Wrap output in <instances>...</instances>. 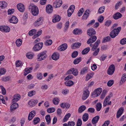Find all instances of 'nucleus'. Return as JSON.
<instances>
[{"label": "nucleus", "instance_id": "f257e3e1", "mask_svg": "<svg viewBox=\"0 0 126 126\" xmlns=\"http://www.w3.org/2000/svg\"><path fill=\"white\" fill-rule=\"evenodd\" d=\"M28 9L33 16H35L38 15L39 13L38 8L35 5L31 4L29 6Z\"/></svg>", "mask_w": 126, "mask_h": 126}, {"label": "nucleus", "instance_id": "f03ea898", "mask_svg": "<svg viewBox=\"0 0 126 126\" xmlns=\"http://www.w3.org/2000/svg\"><path fill=\"white\" fill-rule=\"evenodd\" d=\"M121 29V27H117L116 30H113L110 34V35L112 38H113L117 36L120 31Z\"/></svg>", "mask_w": 126, "mask_h": 126}, {"label": "nucleus", "instance_id": "7ed1b4c3", "mask_svg": "<svg viewBox=\"0 0 126 126\" xmlns=\"http://www.w3.org/2000/svg\"><path fill=\"white\" fill-rule=\"evenodd\" d=\"M46 52V51H44L39 53L37 55V61H41L45 59L47 57Z\"/></svg>", "mask_w": 126, "mask_h": 126}, {"label": "nucleus", "instance_id": "20e7f679", "mask_svg": "<svg viewBox=\"0 0 126 126\" xmlns=\"http://www.w3.org/2000/svg\"><path fill=\"white\" fill-rule=\"evenodd\" d=\"M43 46V43L41 42L38 43L33 47L32 48L33 50L34 51H38L41 49Z\"/></svg>", "mask_w": 126, "mask_h": 126}, {"label": "nucleus", "instance_id": "39448f33", "mask_svg": "<svg viewBox=\"0 0 126 126\" xmlns=\"http://www.w3.org/2000/svg\"><path fill=\"white\" fill-rule=\"evenodd\" d=\"M115 69V66L112 64L110 65L108 68L107 73L109 75H112L114 73Z\"/></svg>", "mask_w": 126, "mask_h": 126}, {"label": "nucleus", "instance_id": "423d86ee", "mask_svg": "<svg viewBox=\"0 0 126 126\" xmlns=\"http://www.w3.org/2000/svg\"><path fill=\"white\" fill-rule=\"evenodd\" d=\"M102 91L101 88H98L95 90L93 93L92 96L94 97L99 96Z\"/></svg>", "mask_w": 126, "mask_h": 126}, {"label": "nucleus", "instance_id": "0eeeda50", "mask_svg": "<svg viewBox=\"0 0 126 126\" xmlns=\"http://www.w3.org/2000/svg\"><path fill=\"white\" fill-rule=\"evenodd\" d=\"M113 94L112 93H110L109 95L107 96L105 99L104 102L103 106L106 107L107 105V103L110 100V98L112 97Z\"/></svg>", "mask_w": 126, "mask_h": 126}, {"label": "nucleus", "instance_id": "6e6552de", "mask_svg": "<svg viewBox=\"0 0 126 126\" xmlns=\"http://www.w3.org/2000/svg\"><path fill=\"white\" fill-rule=\"evenodd\" d=\"M62 4V0H56L53 3V6L55 8L60 7Z\"/></svg>", "mask_w": 126, "mask_h": 126}, {"label": "nucleus", "instance_id": "1a4fd4ad", "mask_svg": "<svg viewBox=\"0 0 126 126\" xmlns=\"http://www.w3.org/2000/svg\"><path fill=\"white\" fill-rule=\"evenodd\" d=\"M90 37L88 40L87 41V43L90 44V43H94L96 40L97 37L96 36H90Z\"/></svg>", "mask_w": 126, "mask_h": 126}, {"label": "nucleus", "instance_id": "9d476101", "mask_svg": "<svg viewBox=\"0 0 126 126\" xmlns=\"http://www.w3.org/2000/svg\"><path fill=\"white\" fill-rule=\"evenodd\" d=\"M87 34L90 36H92L95 34L96 32L92 28H90L87 31Z\"/></svg>", "mask_w": 126, "mask_h": 126}, {"label": "nucleus", "instance_id": "9b49d317", "mask_svg": "<svg viewBox=\"0 0 126 126\" xmlns=\"http://www.w3.org/2000/svg\"><path fill=\"white\" fill-rule=\"evenodd\" d=\"M46 10L48 14H51L52 13L53 9L51 5L50 4L47 5L46 7Z\"/></svg>", "mask_w": 126, "mask_h": 126}, {"label": "nucleus", "instance_id": "f8f14e48", "mask_svg": "<svg viewBox=\"0 0 126 126\" xmlns=\"http://www.w3.org/2000/svg\"><path fill=\"white\" fill-rule=\"evenodd\" d=\"M89 94V92L88 90L84 91L82 97V99L83 100H85L88 97Z\"/></svg>", "mask_w": 126, "mask_h": 126}, {"label": "nucleus", "instance_id": "ddd939ff", "mask_svg": "<svg viewBox=\"0 0 126 126\" xmlns=\"http://www.w3.org/2000/svg\"><path fill=\"white\" fill-rule=\"evenodd\" d=\"M0 30L6 32H9L10 31V28L8 26H3L0 27Z\"/></svg>", "mask_w": 126, "mask_h": 126}, {"label": "nucleus", "instance_id": "4468645a", "mask_svg": "<svg viewBox=\"0 0 126 126\" xmlns=\"http://www.w3.org/2000/svg\"><path fill=\"white\" fill-rule=\"evenodd\" d=\"M17 7L18 10L21 12H23L24 11V6L22 3H19L17 5Z\"/></svg>", "mask_w": 126, "mask_h": 126}, {"label": "nucleus", "instance_id": "2eb2a0df", "mask_svg": "<svg viewBox=\"0 0 126 126\" xmlns=\"http://www.w3.org/2000/svg\"><path fill=\"white\" fill-rule=\"evenodd\" d=\"M90 11L88 9H87L85 12V13L82 16V19H87L89 15Z\"/></svg>", "mask_w": 126, "mask_h": 126}, {"label": "nucleus", "instance_id": "dca6fc26", "mask_svg": "<svg viewBox=\"0 0 126 126\" xmlns=\"http://www.w3.org/2000/svg\"><path fill=\"white\" fill-rule=\"evenodd\" d=\"M67 45L66 44H63L58 47V49L60 51H63L65 50L67 48Z\"/></svg>", "mask_w": 126, "mask_h": 126}, {"label": "nucleus", "instance_id": "f3484780", "mask_svg": "<svg viewBox=\"0 0 126 126\" xmlns=\"http://www.w3.org/2000/svg\"><path fill=\"white\" fill-rule=\"evenodd\" d=\"M36 114V112L35 111L33 110L30 113L28 116V119L31 120L34 117Z\"/></svg>", "mask_w": 126, "mask_h": 126}, {"label": "nucleus", "instance_id": "a211bd4d", "mask_svg": "<svg viewBox=\"0 0 126 126\" xmlns=\"http://www.w3.org/2000/svg\"><path fill=\"white\" fill-rule=\"evenodd\" d=\"M9 21L11 23L16 24L18 22V20L16 16H13L11 17V18L9 20Z\"/></svg>", "mask_w": 126, "mask_h": 126}, {"label": "nucleus", "instance_id": "6ab92c4d", "mask_svg": "<svg viewBox=\"0 0 126 126\" xmlns=\"http://www.w3.org/2000/svg\"><path fill=\"white\" fill-rule=\"evenodd\" d=\"M81 45V43L79 42H76L73 43L71 46V48L72 49H75L77 48H79Z\"/></svg>", "mask_w": 126, "mask_h": 126}, {"label": "nucleus", "instance_id": "aec40b11", "mask_svg": "<svg viewBox=\"0 0 126 126\" xmlns=\"http://www.w3.org/2000/svg\"><path fill=\"white\" fill-rule=\"evenodd\" d=\"M18 104L17 103H14L13 104L10 106V110L11 112L15 110L18 107Z\"/></svg>", "mask_w": 126, "mask_h": 126}, {"label": "nucleus", "instance_id": "412c9836", "mask_svg": "<svg viewBox=\"0 0 126 126\" xmlns=\"http://www.w3.org/2000/svg\"><path fill=\"white\" fill-rule=\"evenodd\" d=\"M41 17H40L35 22L34 25L36 27H38L42 24V21Z\"/></svg>", "mask_w": 126, "mask_h": 126}, {"label": "nucleus", "instance_id": "4be33fe9", "mask_svg": "<svg viewBox=\"0 0 126 126\" xmlns=\"http://www.w3.org/2000/svg\"><path fill=\"white\" fill-rule=\"evenodd\" d=\"M100 42V40L99 39H98L93 45V47L91 48V50L94 51L95 49L98 47V44Z\"/></svg>", "mask_w": 126, "mask_h": 126}, {"label": "nucleus", "instance_id": "5701e85b", "mask_svg": "<svg viewBox=\"0 0 126 126\" xmlns=\"http://www.w3.org/2000/svg\"><path fill=\"white\" fill-rule=\"evenodd\" d=\"M53 19L52 20V22L53 23H55L57 22H58L60 21L61 19V17L59 16L55 15L53 16Z\"/></svg>", "mask_w": 126, "mask_h": 126}, {"label": "nucleus", "instance_id": "b1692460", "mask_svg": "<svg viewBox=\"0 0 126 126\" xmlns=\"http://www.w3.org/2000/svg\"><path fill=\"white\" fill-rule=\"evenodd\" d=\"M32 69V67H28L25 68L24 73V75L25 76L27 75L28 74L31 72V71Z\"/></svg>", "mask_w": 126, "mask_h": 126}, {"label": "nucleus", "instance_id": "393cba45", "mask_svg": "<svg viewBox=\"0 0 126 126\" xmlns=\"http://www.w3.org/2000/svg\"><path fill=\"white\" fill-rule=\"evenodd\" d=\"M99 118L98 116H96L93 118L92 120V124L95 126Z\"/></svg>", "mask_w": 126, "mask_h": 126}, {"label": "nucleus", "instance_id": "a878e982", "mask_svg": "<svg viewBox=\"0 0 126 126\" xmlns=\"http://www.w3.org/2000/svg\"><path fill=\"white\" fill-rule=\"evenodd\" d=\"M122 14L119 12H117L113 16V17L115 20L118 19L122 17Z\"/></svg>", "mask_w": 126, "mask_h": 126}, {"label": "nucleus", "instance_id": "bb28decb", "mask_svg": "<svg viewBox=\"0 0 126 126\" xmlns=\"http://www.w3.org/2000/svg\"><path fill=\"white\" fill-rule=\"evenodd\" d=\"M7 3L4 1H2L0 2V11L2 9L6 8L7 5Z\"/></svg>", "mask_w": 126, "mask_h": 126}, {"label": "nucleus", "instance_id": "cd10ccee", "mask_svg": "<svg viewBox=\"0 0 126 126\" xmlns=\"http://www.w3.org/2000/svg\"><path fill=\"white\" fill-rule=\"evenodd\" d=\"M59 54L57 52H55L53 53L52 56V59L57 60L59 58Z\"/></svg>", "mask_w": 126, "mask_h": 126}, {"label": "nucleus", "instance_id": "c85d7f7f", "mask_svg": "<svg viewBox=\"0 0 126 126\" xmlns=\"http://www.w3.org/2000/svg\"><path fill=\"white\" fill-rule=\"evenodd\" d=\"M20 98V95L18 94H17L15 95L13 98V99L12 100V102H15L19 100Z\"/></svg>", "mask_w": 126, "mask_h": 126}, {"label": "nucleus", "instance_id": "c756f323", "mask_svg": "<svg viewBox=\"0 0 126 126\" xmlns=\"http://www.w3.org/2000/svg\"><path fill=\"white\" fill-rule=\"evenodd\" d=\"M126 80V74H124L122 76L120 82V84H122Z\"/></svg>", "mask_w": 126, "mask_h": 126}, {"label": "nucleus", "instance_id": "7c9ffc66", "mask_svg": "<svg viewBox=\"0 0 126 126\" xmlns=\"http://www.w3.org/2000/svg\"><path fill=\"white\" fill-rule=\"evenodd\" d=\"M111 39L110 37L109 36L105 37L103 38L102 42V43H105L110 41Z\"/></svg>", "mask_w": 126, "mask_h": 126}, {"label": "nucleus", "instance_id": "2f4dec72", "mask_svg": "<svg viewBox=\"0 0 126 126\" xmlns=\"http://www.w3.org/2000/svg\"><path fill=\"white\" fill-rule=\"evenodd\" d=\"M102 107L101 104L100 102H99L96 104L95 106V108L97 111H99L101 109Z\"/></svg>", "mask_w": 126, "mask_h": 126}, {"label": "nucleus", "instance_id": "473e14b6", "mask_svg": "<svg viewBox=\"0 0 126 126\" xmlns=\"http://www.w3.org/2000/svg\"><path fill=\"white\" fill-rule=\"evenodd\" d=\"M89 118V115L87 113H85L83 115L82 119L83 121L84 122L87 121L88 119Z\"/></svg>", "mask_w": 126, "mask_h": 126}, {"label": "nucleus", "instance_id": "72a5a7b5", "mask_svg": "<svg viewBox=\"0 0 126 126\" xmlns=\"http://www.w3.org/2000/svg\"><path fill=\"white\" fill-rule=\"evenodd\" d=\"M73 33L74 34L76 35L80 34L82 33V31L81 30L76 29L73 31Z\"/></svg>", "mask_w": 126, "mask_h": 126}, {"label": "nucleus", "instance_id": "f704fd0d", "mask_svg": "<svg viewBox=\"0 0 126 126\" xmlns=\"http://www.w3.org/2000/svg\"><path fill=\"white\" fill-rule=\"evenodd\" d=\"M86 109V107L84 105H82L79 108L78 111V112L79 113H82Z\"/></svg>", "mask_w": 126, "mask_h": 126}, {"label": "nucleus", "instance_id": "c9c22d12", "mask_svg": "<svg viewBox=\"0 0 126 126\" xmlns=\"http://www.w3.org/2000/svg\"><path fill=\"white\" fill-rule=\"evenodd\" d=\"M90 48L87 47L83 49L81 52L82 55H84L87 54L90 50Z\"/></svg>", "mask_w": 126, "mask_h": 126}, {"label": "nucleus", "instance_id": "e433bc0d", "mask_svg": "<svg viewBox=\"0 0 126 126\" xmlns=\"http://www.w3.org/2000/svg\"><path fill=\"white\" fill-rule=\"evenodd\" d=\"M46 120L47 122V124L48 125L51 122V118L49 115H47L45 117Z\"/></svg>", "mask_w": 126, "mask_h": 126}, {"label": "nucleus", "instance_id": "4c0bfd02", "mask_svg": "<svg viewBox=\"0 0 126 126\" xmlns=\"http://www.w3.org/2000/svg\"><path fill=\"white\" fill-rule=\"evenodd\" d=\"M65 84L67 86H70L74 84L73 82L71 80H69L66 81Z\"/></svg>", "mask_w": 126, "mask_h": 126}, {"label": "nucleus", "instance_id": "58836bf2", "mask_svg": "<svg viewBox=\"0 0 126 126\" xmlns=\"http://www.w3.org/2000/svg\"><path fill=\"white\" fill-rule=\"evenodd\" d=\"M16 46L18 47H19L22 44V41L20 39H18L16 41Z\"/></svg>", "mask_w": 126, "mask_h": 126}, {"label": "nucleus", "instance_id": "ea45409f", "mask_svg": "<svg viewBox=\"0 0 126 126\" xmlns=\"http://www.w3.org/2000/svg\"><path fill=\"white\" fill-rule=\"evenodd\" d=\"M94 74L93 73L88 74L86 77L85 80L87 81L88 80L93 77Z\"/></svg>", "mask_w": 126, "mask_h": 126}, {"label": "nucleus", "instance_id": "a19ab883", "mask_svg": "<svg viewBox=\"0 0 126 126\" xmlns=\"http://www.w3.org/2000/svg\"><path fill=\"white\" fill-rule=\"evenodd\" d=\"M71 115L70 113H68L67 114L64 116L63 120V122H64L67 121L70 117Z\"/></svg>", "mask_w": 126, "mask_h": 126}, {"label": "nucleus", "instance_id": "79ce46f5", "mask_svg": "<svg viewBox=\"0 0 126 126\" xmlns=\"http://www.w3.org/2000/svg\"><path fill=\"white\" fill-rule=\"evenodd\" d=\"M10 79L11 77H10L7 76L2 77L1 79L2 81L5 82L10 80Z\"/></svg>", "mask_w": 126, "mask_h": 126}, {"label": "nucleus", "instance_id": "37998d69", "mask_svg": "<svg viewBox=\"0 0 126 126\" xmlns=\"http://www.w3.org/2000/svg\"><path fill=\"white\" fill-rule=\"evenodd\" d=\"M52 43V41L51 39L47 40L45 43V44L47 46H49L51 45Z\"/></svg>", "mask_w": 126, "mask_h": 126}, {"label": "nucleus", "instance_id": "c03bdc74", "mask_svg": "<svg viewBox=\"0 0 126 126\" xmlns=\"http://www.w3.org/2000/svg\"><path fill=\"white\" fill-rule=\"evenodd\" d=\"M40 120V119L39 117L35 118L33 121V122L34 124L36 125L39 123Z\"/></svg>", "mask_w": 126, "mask_h": 126}, {"label": "nucleus", "instance_id": "a18cd8bd", "mask_svg": "<svg viewBox=\"0 0 126 126\" xmlns=\"http://www.w3.org/2000/svg\"><path fill=\"white\" fill-rule=\"evenodd\" d=\"M53 101L54 104L57 105L58 104L59 100L58 98L56 97L53 99Z\"/></svg>", "mask_w": 126, "mask_h": 126}, {"label": "nucleus", "instance_id": "49530a36", "mask_svg": "<svg viewBox=\"0 0 126 126\" xmlns=\"http://www.w3.org/2000/svg\"><path fill=\"white\" fill-rule=\"evenodd\" d=\"M81 61V58L79 57L78 58H76L74 61L73 63L74 64H77L78 63Z\"/></svg>", "mask_w": 126, "mask_h": 126}, {"label": "nucleus", "instance_id": "de8ad7c7", "mask_svg": "<svg viewBox=\"0 0 126 126\" xmlns=\"http://www.w3.org/2000/svg\"><path fill=\"white\" fill-rule=\"evenodd\" d=\"M36 30L35 29H33L30 30L29 32V34L30 36H32L35 34L36 32Z\"/></svg>", "mask_w": 126, "mask_h": 126}, {"label": "nucleus", "instance_id": "09e8293b", "mask_svg": "<svg viewBox=\"0 0 126 126\" xmlns=\"http://www.w3.org/2000/svg\"><path fill=\"white\" fill-rule=\"evenodd\" d=\"M84 9L83 8H81L78 11V15L79 16H81L84 12Z\"/></svg>", "mask_w": 126, "mask_h": 126}, {"label": "nucleus", "instance_id": "8fccbe9b", "mask_svg": "<svg viewBox=\"0 0 126 126\" xmlns=\"http://www.w3.org/2000/svg\"><path fill=\"white\" fill-rule=\"evenodd\" d=\"M105 7L104 6H102L100 7L98 11V13L101 14L103 13L105 9Z\"/></svg>", "mask_w": 126, "mask_h": 126}, {"label": "nucleus", "instance_id": "3c124183", "mask_svg": "<svg viewBox=\"0 0 126 126\" xmlns=\"http://www.w3.org/2000/svg\"><path fill=\"white\" fill-rule=\"evenodd\" d=\"M87 69L86 68H84L82 69L80 72V74L81 75H83L87 73Z\"/></svg>", "mask_w": 126, "mask_h": 126}, {"label": "nucleus", "instance_id": "603ef678", "mask_svg": "<svg viewBox=\"0 0 126 126\" xmlns=\"http://www.w3.org/2000/svg\"><path fill=\"white\" fill-rule=\"evenodd\" d=\"M72 74L75 76H77L78 74V70L76 69L73 68Z\"/></svg>", "mask_w": 126, "mask_h": 126}, {"label": "nucleus", "instance_id": "864d4df0", "mask_svg": "<svg viewBox=\"0 0 126 126\" xmlns=\"http://www.w3.org/2000/svg\"><path fill=\"white\" fill-rule=\"evenodd\" d=\"M35 91L32 90L29 92L28 93V95L29 96L31 97L34 95L35 94Z\"/></svg>", "mask_w": 126, "mask_h": 126}, {"label": "nucleus", "instance_id": "5fc2aeb1", "mask_svg": "<svg viewBox=\"0 0 126 126\" xmlns=\"http://www.w3.org/2000/svg\"><path fill=\"white\" fill-rule=\"evenodd\" d=\"M55 109L54 108H51L47 109V111L49 113H52L54 112Z\"/></svg>", "mask_w": 126, "mask_h": 126}, {"label": "nucleus", "instance_id": "6e6d98bb", "mask_svg": "<svg viewBox=\"0 0 126 126\" xmlns=\"http://www.w3.org/2000/svg\"><path fill=\"white\" fill-rule=\"evenodd\" d=\"M6 72V70L4 68H0V76L4 75Z\"/></svg>", "mask_w": 126, "mask_h": 126}, {"label": "nucleus", "instance_id": "4d7b16f0", "mask_svg": "<svg viewBox=\"0 0 126 126\" xmlns=\"http://www.w3.org/2000/svg\"><path fill=\"white\" fill-rule=\"evenodd\" d=\"M114 81L113 80H111L109 81L107 83V85L108 86H111L113 84Z\"/></svg>", "mask_w": 126, "mask_h": 126}, {"label": "nucleus", "instance_id": "13d9d810", "mask_svg": "<svg viewBox=\"0 0 126 126\" xmlns=\"http://www.w3.org/2000/svg\"><path fill=\"white\" fill-rule=\"evenodd\" d=\"M78 53L77 51H75L72 53V57L73 58H75L78 55Z\"/></svg>", "mask_w": 126, "mask_h": 126}, {"label": "nucleus", "instance_id": "bf43d9fd", "mask_svg": "<svg viewBox=\"0 0 126 126\" xmlns=\"http://www.w3.org/2000/svg\"><path fill=\"white\" fill-rule=\"evenodd\" d=\"M120 43L122 45L126 44V38H124L122 39L120 41Z\"/></svg>", "mask_w": 126, "mask_h": 126}, {"label": "nucleus", "instance_id": "052dcab7", "mask_svg": "<svg viewBox=\"0 0 126 126\" xmlns=\"http://www.w3.org/2000/svg\"><path fill=\"white\" fill-rule=\"evenodd\" d=\"M0 88L1 90V92L2 94L3 95H5L6 94V91L3 86L1 85Z\"/></svg>", "mask_w": 126, "mask_h": 126}, {"label": "nucleus", "instance_id": "680f3d73", "mask_svg": "<svg viewBox=\"0 0 126 126\" xmlns=\"http://www.w3.org/2000/svg\"><path fill=\"white\" fill-rule=\"evenodd\" d=\"M104 19V17L103 16H99L98 19V21L100 23H102Z\"/></svg>", "mask_w": 126, "mask_h": 126}, {"label": "nucleus", "instance_id": "e2e57ef3", "mask_svg": "<svg viewBox=\"0 0 126 126\" xmlns=\"http://www.w3.org/2000/svg\"><path fill=\"white\" fill-rule=\"evenodd\" d=\"M99 51V48H98L96 50H95L93 54V55L94 56H96L98 54Z\"/></svg>", "mask_w": 126, "mask_h": 126}, {"label": "nucleus", "instance_id": "0e129e2a", "mask_svg": "<svg viewBox=\"0 0 126 126\" xmlns=\"http://www.w3.org/2000/svg\"><path fill=\"white\" fill-rule=\"evenodd\" d=\"M106 93V91L105 90H104L101 95L100 98L102 99H103L105 97Z\"/></svg>", "mask_w": 126, "mask_h": 126}, {"label": "nucleus", "instance_id": "69168bd1", "mask_svg": "<svg viewBox=\"0 0 126 126\" xmlns=\"http://www.w3.org/2000/svg\"><path fill=\"white\" fill-rule=\"evenodd\" d=\"M82 124V122L80 119H79L77 121V126H81Z\"/></svg>", "mask_w": 126, "mask_h": 126}, {"label": "nucleus", "instance_id": "338daca9", "mask_svg": "<svg viewBox=\"0 0 126 126\" xmlns=\"http://www.w3.org/2000/svg\"><path fill=\"white\" fill-rule=\"evenodd\" d=\"M107 57V55L105 54H103L99 58V59L100 60L102 61H104L105 60V59Z\"/></svg>", "mask_w": 126, "mask_h": 126}, {"label": "nucleus", "instance_id": "774afa93", "mask_svg": "<svg viewBox=\"0 0 126 126\" xmlns=\"http://www.w3.org/2000/svg\"><path fill=\"white\" fill-rule=\"evenodd\" d=\"M75 124V122L74 121H69L68 122L67 126H74Z\"/></svg>", "mask_w": 126, "mask_h": 126}]
</instances>
